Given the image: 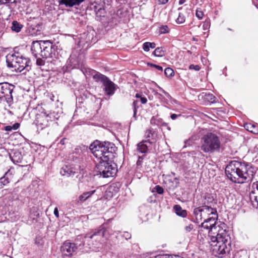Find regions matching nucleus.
I'll return each instance as SVG.
<instances>
[{
	"label": "nucleus",
	"instance_id": "obj_1",
	"mask_svg": "<svg viewBox=\"0 0 258 258\" xmlns=\"http://www.w3.org/2000/svg\"><path fill=\"white\" fill-rule=\"evenodd\" d=\"M90 149L94 156L101 160L96 166L98 175L107 178L116 174V165L111 162L116 149L113 144L108 142L101 143L96 140L90 145Z\"/></svg>",
	"mask_w": 258,
	"mask_h": 258
},
{
	"label": "nucleus",
	"instance_id": "obj_2",
	"mask_svg": "<svg viewBox=\"0 0 258 258\" xmlns=\"http://www.w3.org/2000/svg\"><path fill=\"white\" fill-rule=\"evenodd\" d=\"M31 50L35 58H52L55 55L54 46L50 41H34Z\"/></svg>",
	"mask_w": 258,
	"mask_h": 258
},
{
	"label": "nucleus",
	"instance_id": "obj_3",
	"mask_svg": "<svg viewBox=\"0 0 258 258\" xmlns=\"http://www.w3.org/2000/svg\"><path fill=\"white\" fill-rule=\"evenodd\" d=\"M6 61L9 68H14L19 72L25 71L24 73L31 69L29 59L24 57L19 53L8 54L6 56Z\"/></svg>",
	"mask_w": 258,
	"mask_h": 258
},
{
	"label": "nucleus",
	"instance_id": "obj_4",
	"mask_svg": "<svg viewBox=\"0 0 258 258\" xmlns=\"http://www.w3.org/2000/svg\"><path fill=\"white\" fill-rule=\"evenodd\" d=\"M201 149L206 153H212L219 150L220 141L218 137L212 133L205 135L201 140Z\"/></svg>",
	"mask_w": 258,
	"mask_h": 258
},
{
	"label": "nucleus",
	"instance_id": "obj_5",
	"mask_svg": "<svg viewBox=\"0 0 258 258\" xmlns=\"http://www.w3.org/2000/svg\"><path fill=\"white\" fill-rule=\"evenodd\" d=\"M194 214L198 223L210 218V217L218 218L216 210L209 206H202L195 208Z\"/></svg>",
	"mask_w": 258,
	"mask_h": 258
},
{
	"label": "nucleus",
	"instance_id": "obj_6",
	"mask_svg": "<svg viewBox=\"0 0 258 258\" xmlns=\"http://www.w3.org/2000/svg\"><path fill=\"white\" fill-rule=\"evenodd\" d=\"M15 86L8 82L0 83V99L6 101L9 106L13 103V96Z\"/></svg>",
	"mask_w": 258,
	"mask_h": 258
},
{
	"label": "nucleus",
	"instance_id": "obj_7",
	"mask_svg": "<svg viewBox=\"0 0 258 258\" xmlns=\"http://www.w3.org/2000/svg\"><path fill=\"white\" fill-rule=\"evenodd\" d=\"M213 242H217L216 250L219 257H222L225 253L226 249V229H219L216 237L213 236L211 238Z\"/></svg>",
	"mask_w": 258,
	"mask_h": 258
},
{
	"label": "nucleus",
	"instance_id": "obj_8",
	"mask_svg": "<svg viewBox=\"0 0 258 258\" xmlns=\"http://www.w3.org/2000/svg\"><path fill=\"white\" fill-rule=\"evenodd\" d=\"M227 162H228L227 165V177L234 182L237 177H239L238 172L244 169L245 165L235 160L227 161Z\"/></svg>",
	"mask_w": 258,
	"mask_h": 258
},
{
	"label": "nucleus",
	"instance_id": "obj_9",
	"mask_svg": "<svg viewBox=\"0 0 258 258\" xmlns=\"http://www.w3.org/2000/svg\"><path fill=\"white\" fill-rule=\"evenodd\" d=\"M55 118L54 113L37 114L36 116L35 124L38 130H42L48 127L51 122L55 121Z\"/></svg>",
	"mask_w": 258,
	"mask_h": 258
},
{
	"label": "nucleus",
	"instance_id": "obj_10",
	"mask_svg": "<svg viewBox=\"0 0 258 258\" xmlns=\"http://www.w3.org/2000/svg\"><path fill=\"white\" fill-rule=\"evenodd\" d=\"M241 170L238 172L239 177H237L234 182L242 183L245 182L251 181L255 174L254 169L252 167L247 165L245 166L244 169Z\"/></svg>",
	"mask_w": 258,
	"mask_h": 258
},
{
	"label": "nucleus",
	"instance_id": "obj_11",
	"mask_svg": "<svg viewBox=\"0 0 258 258\" xmlns=\"http://www.w3.org/2000/svg\"><path fill=\"white\" fill-rule=\"evenodd\" d=\"M77 249V244L68 241H65L61 246L60 250L63 255L71 256Z\"/></svg>",
	"mask_w": 258,
	"mask_h": 258
},
{
	"label": "nucleus",
	"instance_id": "obj_12",
	"mask_svg": "<svg viewBox=\"0 0 258 258\" xmlns=\"http://www.w3.org/2000/svg\"><path fill=\"white\" fill-rule=\"evenodd\" d=\"M164 182L166 186L171 189L177 187L179 183V179L175 176V173L173 172H171L165 177Z\"/></svg>",
	"mask_w": 258,
	"mask_h": 258
},
{
	"label": "nucleus",
	"instance_id": "obj_13",
	"mask_svg": "<svg viewBox=\"0 0 258 258\" xmlns=\"http://www.w3.org/2000/svg\"><path fill=\"white\" fill-rule=\"evenodd\" d=\"M218 218L210 217V218L206 219L203 220L204 221L201 223V227L204 229L208 230L209 233L212 232L213 229H216V220Z\"/></svg>",
	"mask_w": 258,
	"mask_h": 258
},
{
	"label": "nucleus",
	"instance_id": "obj_14",
	"mask_svg": "<svg viewBox=\"0 0 258 258\" xmlns=\"http://www.w3.org/2000/svg\"><path fill=\"white\" fill-rule=\"evenodd\" d=\"M197 203L199 205L210 204L215 203V199L212 195H198L197 196Z\"/></svg>",
	"mask_w": 258,
	"mask_h": 258
},
{
	"label": "nucleus",
	"instance_id": "obj_15",
	"mask_svg": "<svg viewBox=\"0 0 258 258\" xmlns=\"http://www.w3.org/2000/svg\"><path fill=\"white\" fill-rule=\"evenodd\" d=\"M79 169V168H76L71 165H65L60 169V173L63 176L70 177L77 173Z\"/></svg>",
	"mask_w": 258,
	"mask_h": 258
},
{
	"label": "nucleus",
	"instance_id": "obj_16",
	"mask_svg": "<svg viewBox=\"0 0 258 258\" xmlns=\"http://www.w3.org/2000/svg\"><path fill=\"white\" fill-rule=\"evenodd\" d=\"M103 85L104 87V90L107 95L111 96L114 94L116 86L113 82L108 79Z\"/></svg>",
	"mask_w": 258,
	"mask_h": 258
},
{
	"label": "nucleus",
	"instance_id": "obj_17",
	"mask_svg": "<svg viewBox=\"0 0 258 258\" xmlns=\"http://www.w3.org/2000/svg\"><path fill=\"white\" fill-rule=\"evenodd\" d=\"M104 237L106 238H108L106 234V230L103 227L94 232L92 234H87L85 236V238L88 237L91 239L95 238L96 240Z\"/></svg>",
	"mask_w": 258,
	"mask_h": 258
},
{
	"label": "nucleus",
	"instance_id": "obj_18",
	"mask_svg": "<svg viewBox=\"0 0 258 258\" xmlns=\"http://www.w3.org/2000/svg\"><path fill=\"white\" fill-rule=\"evenodd\" d=\"M152 142L149 139L143 141L137 145V150L141 153H146L151 148Z\"/></svg>",
	"mask_w": 258,
	"mask_h": 258
},
{
	"label": "nucleus",
	"instance_id": "obj_19",
	"mask_svg": "<svg viewBox=\"0 0 258 258\" xmlns=\"http://www.w3.org/2000/svg\"><path fill=\"white\" fill-rule=\"evenodd\" d=\"M85 0H59L58 3L59 6L64 5L67 8H72L76 6H79Z\"/></svg>",
	"mask_w": 258,
	"mask_h": 258
},
{
	"label": "nucleus",
	"instance_id": "obj_20",
	"mask_svg": "<svg viewBox=\"0 0 258 258\" xmlns=\"http://www.w3.org/2000/svg\"><path fill=\"white\" fill-rule=\"evenodd\" d=\"M93 78L96 82H100L102 83V84L108 79L106 76L98 72H96L94 75H93Z\"/></svg>",
	"mask_w": 258,
	"mask_h": 258
},
{
	"label": "nucleus",
	"instance_id": "obj_21",
	"mask_svg": "<svg viewBox=\"0 0 258 258\" xmlns=\"http://www.w3.org/2000/svg\"><path fill=\"white\" fill-rule=\"evenodd\" d=\"M10 157L14 163H21L23 157L21 153L19 151H15Z\"/></svg>",
	"mask_w": 258,
	"mask_h": 258
},
{
	"label": "nucleus",
	"instance_id": "obj_22",
	"mask_svg": "<svg viewBox=\"0 0 258 258\" xmlns=\"http://www.w3.org/2000/svg\"><path fill=\"white\" fill-rule=\"evenodd\" d=\"M173 209L175 211V213L179 216L182 217H185L187 215V212L186 210H182L181 207L178 205H176L173 207Z\"/></svg>",
	"mask_w": 258,
	"mask_h": 258
},
{
	"label": "nucleus",
	"instance_id": "obj_23",
	"mask_svg": "<svg viewBox=\"0 0 258 258\" xmlns=\"http://www.w3.org/2000/svg\"><path fill=\"white\" fill-rule=\"evenodd\" d=\"M23 25L17 21H13L12 23L11 29L13 31L18 33L21 31Z\"/></svg>",
	"mask_w": 258,
	"mask_h": 258
},
{
	"label": "nucleus",
	"instance_id": "obj_24",
	"mask_svg": "<svg viewBox=\"0 0 258 258\" xmlns=\"http://www.w3.org/2000/svg\"><path fill=\"white\" fill-rule=\"evenodd\" d=\"M96 17V19L98 21L101 20V18L104 17L105 14V11L104 8H100L97 10V7L95 6Z\"/></svg>",
	"mask_w": 258,
	"mask_h": 258
},
{
	"label": "nucleus",
	"instance_id": "obj_25",
	"mask_svg": "<svg viewBox=\"0 0 258 258\" xmlns=\"http://www.w3.org/2000/svg\"><path fill=\"white\" fill-rule=\"evenodd\" d=\"M30 187L32 190H34V192H41V188H42V185L41 184H39L37 181H33Z\"/></svg>",
	"mask_w": 258,
	"mask_h": 258
},
{
	"label": "nucleus",
	"instance_id": "obj_26",
	"mask_svg": "<svg viewBox=\"0 0 258 258\" xmlns=\"http://www.w3.org/2000/svg\"><path fill=\"white\" fill-rule=\"evenodd\" d=\"M165 52L162 47H157L153 51V54L157 57H162L165 55Z\"/></svg>",
	"mask_w": 258,
	"mask_h": 258
},
{
	"label": "nucleus",
	"instance_id": "obj_27",
	"mask_svg": "<svg viewBox=\"0 0 258 258\" xmlns=\"http://www.w3.org/2000/svg\"><path fill=\"white\" fill-rule=\"evenodd\" d=\"M156 45L154 42H146L143 44V49L145 51H149L150 50V48H155Z\"/></svg>",
	"mask_w": 258,
	"mask_h": 258
},
{
	"label": "nucleus",
	"instance_id": "obj_28",
	"mask_svg": "<svg viewBox=\"0 0 258 258\" xmlns=\"http://www.w3.org/2000/svg\"><path fill=\"white\" fill-rule=\"evenodd\" d=\"M20 123H15L12 126L7 125L4 127V130L7 132H11L12 130H16L20 127Z\"/></svg>",
	"mask_w": 258,
	"mask_h": 258
},
{
	"label": "nucleus",
	"instance_id": "obj_29",
	"mask_svg": "<svg viewBox=\"0 0 258 258\" xmlns=\"http://www.w3.org/2000/svg\"><path fill=\"white\" fill-rule=\"evenodd\" d=\"M119 183H113L110 185L108 188V192L110 194H113V192H117L118 191L119 188L117 187Z\"/></svg>",
	"mask_w": 258,
	"mask_h": 258
},
{
	"label": "nucleus",
	"instance_id": "obj_30",
	"mask_svg": "<svg viewBox=\"0 0 258 258\" xmlns=\"http://www.w3.org/2000/svg\"><path fill=\"white\" fill-rule=\"evenodd\" d=\"M6 175H7V173H6L5 176L0 178V190L4 185L9 182L8 178L6 177Z\"/></svg>",
	"mask_w": 258,
	"mask_h": 258
},
{
	"label": "nucleus",
	"instance_id": "obj_31",
	"mask_svg": "<svg viewBox=\"0 0 258 258\" xmlns=\"http://www.w3.org/2000/svg\"><path fill=\"white\" fill-rule=\"evenodd\" d=\"M185 21V15L181 12L178 13V17L176 20V22L178 24H182L184 23Z\"/></svg>",
	"mask_w": 258,
	"mask_h": 258
},
{
	"label": "nucleus",
	"instance_id": "obj_32",
	"mask_svg": "<svg viewBox=\"0 0 258 258\" xmlns=\"http://www.w3.org/2000/svg\"><path fill=\"white\" fill-rule=\"evenodd\" d=\"M163 188L159 185H155L154 187L151 189L152 192H156L157 194H163Z\"/></svg>",
	"mask_w": 258,
	"mask_h": 258
},
{
	"label": "nucleus",
	"instance_id": "obj_33",
	"mask_svg": "<svg viewBox=\"0 0 258 258\" xmlns=\"http://www.w3.org/2000/svg\"><path fill=\"white\" fill-rule=\"evenodd\" d=\"M151 124L159 125L161 123V120L157 116H153L150 120Z\"/></svg>",
	"mask_w": 258,
	"mask_h": 258
},
{
	"label": "nucleus",
	"instance_id": "obj_34",
	"mask_svg": "<svg viewBox=\"0 0 258 258\" xmlns=\"http://www.w3.org/2000/svg\"><path fill=\"white\" fill-rule=\"evenodd\" d=\"M169 29L167 25H163L159 28V32L160 34H165L168 33Z\"/></svg>",
	"mask_w": 258,
	"mask_h": 258
},
{
	"label": "nucleus",
	"instance_id": "obj_35",
	"mask_svg": "<svg viewBox=\"0 0 258 258\" xmlns=\"http://www.w3.org/2000/svg\"><path fill=\"white\" fill-rule=\"evenodd\" d=\"M205 99H206L207 101L211 103H213L214 102H215V96H213V94L210 93L206 94L205 95Z\"/></svg>",
	"mask_w": 258,
	"mask_h": 258
},
{
	"label": "nucleus",
	"instance_id": "obj_36",
	"mask_svg": "<svg viewBox=\"0 0 258 258\" xmlns=\"http://www.w3.org/2000/svg\"><path fill=\"white\" fill-rule=\"evenodd\" d=\"M249 198L250 199L253 206H258V195L252 197L251 195H249Z\"/></svg>",
	"mask_w": 258,
	"mask_h": 258
},
{
	"label": "nucleus",
	"instance_id": "obj_37",
	"mask_svg": "<svg viewBox=\"0 0 258 258\" xmlns=\"http://www.w3.org/2000/svg\"><path fill=\"white\" fill-rule=\"evenodd\" d=\"M164 74L167 77H171L174 75V71L170 68H167L164 70Z\"/></svg>",
	"mask_w": 258,
	"mask_h": 258
},
{
	"label": "nucleus",
	"instance_id": "obj_38",
	"mask_svg": "<svg viewBox=\"0 0 258 258\" xmlns=\"http://www.w3.org/2000/svg\"><path fill=\"white\" fill-rule=\"evenodd\" d=\"M154 135V133L152 130H148L146 132L145 137L146 138H148L149 140L150 139H153Z\"/></svg>",
	"mask_w": 258,
	"mask_h": 258
},
{
	"label": "nucleus",
	"instance_id": "obj_39",
	"mask_svg": "<svg viewBox=\"0 0 258 258\" xmlns=\"http://www.w3.org/2000/svg\"><path fill=\"white\" fill-rule=\"evenodd\" d=\"M138 103L139 102L138 100L134 101L133 103V106L134 107V117H136V114L137 112V109L138 108Z\"/></svg>",
	"mask_w": 258,
	"mask_h": 258
},
{
	"label": "nucleus",
	"instance_id": "obj_40",
	"mask_svg": "<svg viewBox=\"0 0 258 258\" xmlns=\"http://www.w3.org/2000/svg\"><path fill=\"white\" fill-rule=\"evenodd\" d=\"M210 27V20L209 19H206L203 25V28L204 30H208Z\"/></svg>",
	"mask_w": 258,
	"mask_h": 258
},
{
	"label": "nucleus",
	"instance_id": "obj_41",
	"mask_svg": "<svg viewBox=\"0 0 258 258\" xmlns=\"http://www.w3.org/2000/svg\"><path fill=\"white\" fill-rule=\"evenodd\" d=\"M196 16L199 19H202L204 16V13L200 9H198L196 10Z\"/></svg>",
	"mask_w": 258,
	"mask_h": 258
},
{
	"label": "nucleus",
	"instance_id": "obj_42",
	"mask_svg": "<svg viewBox=\"0 0 258 258\" xmlns=\"http://www.w3.org/2000/svg\"><path fill=\"white\" fill-rule=\"evenodd\" d=\"M244 127L248 131L253 133L254 131L253 129L255 127L254 125H252L250 124H244Z\"/></svg>",
	"mask_w": 258,
	"mask_h": 258
},
{
	"label": "nucleus",
	"instance_id": "obj_43",
	"mask_svg": "<svg viewBox=\"0 0 258 258\" xmlns=\"http://www.w3.org/2000/svg\"><path fill=\"white\" fill-rule=\"evenodd\" d=\"M252 190L251 192L254 193L256 191L258 192V181L254 182L252 185Z\"/></svg>",
	"mask_w": 258,
	"mask_h": 258
},
{
	"label": "nucleus",
	"instance_id": "obj_44",
	"mask_svg": "<svg viewBox=\"0 0 258 258\" xmlns=\"http://www.w3.org/2000/svg\"><path fill=\"white\" fill-rule=\"evenodd\" d=\"M189 70H194L196 71H199L201 67L199 65L190 64L188 67Z\"/></svg>",
	"mask_w": 258,
	"mask_h": 258
},
{
	"label": "nucleus",
	"instance_id": "obj_45",
	"mask_svg": "<svg viewBox=\"0 0 258 258\" xmlns=\"http://www.w3.org/2000/svg\"><path fill=\"white\" fill-rule=\"evenodd\" d=\"M37 58L36 60V64L37 66H42L44 65L45 62L43 60H42V59H41L40 58H39L38 57Z\"/></svg>",
	"mask_w": 258,
	"mask_h": 258
},
{
	"label": "nucleus",
	"instance_id": "obj_46",
	"mask_svg": "<svg viewBox=\"0 0 258 258\" xmlns=\"http://www.w3.org/2000/svg\"><path fill=\"white\" fill-rule=\"evenodd\" d=\"M157 195H152L148 199V201L149 203L155 202L156 201L157 199Z\"/></svg>",
	"mask_w": 258,
	"mask_h": 258
},
{
	"label": "nucleus",
	"instance_id": "obj_47",
	"mask_svg": "<svg viewBox=\"0 0 258 258\" xmlns=\"http://www.w3.org/2000/svg\"><path fill=\"white\" fill-rule=\"evenodd\" d=\"M193 228L194 225L190 224L185 227V230L186 231V232H189L192 230Z\"/></svg>",
	"mask_w": 258,
	"mask_h": 258
},
{
	"label": "nucleus",
	"instance_id": "obj_48",
	"mask_svg": "<svg viewBox=\"0 0 258 258\" xmlns=\"http://www.w3.org/2000/svg\"><path fill=\"white\" fill-rule=\"evenodd\" d=\"M122 236L127 240L131 238V234L128 232H124L122 235Z\"/></svg>",
	"mask_w": 258,
	"mask_h": 258
},
{
	"label": "nucleus",
	"instance_id": "obj_49",
	"mask_svg": "<svg viewBox=\"0 0 258 258\" xmlns=\"http://www.w3.org/2000/svg\"><path fill=\"white\" fill-rule=\"evenodd\" d=\"M150 66L155 68L156 69H157L158 70H159L160 71L162 72L163 70L162 67L160 66H158V65H156L155 64H151Z\"/></svg>",
	"mask_w": 258,
	"mask_h": 258
},
{
	"label": "nucleus",
	"instance_id": "obj_50",
	"mask_svg": "<svg viewBox=\"0 0 258 258\" xmlns=\"http://www.w3.org/2000/svg\"><path fill=\"white\" fill-rule=\"evenodd\" d=\"M89 196H87V197H85L83 195H81V196H80L79 197V201L80 202H83L84 201H85L86 200H87L88 198H89Z\"/></svg>",
	"mask_w": 258,
	"mask_h": 258
},
{
	"label": "nucleus",
	"instance_id": "obj_51",
	"mask_svg": "<svg viewBox=\"0 0 258 258\" xmlns=\"http://www.w3.org/2000/svg\"><path fill=\"white\" fill-rule=\"evenodd\" d=\"M10 4L16 5L21 3V0H10Z\"/></svg>",
	"mask_w": 258,
	"mask_h": 258
},
{
	"label": "nucleus",
	"instance_id": "obj_52",
	"mask_svg": "<svg viewBox=\"0 0 258 258\" xmlns=\"http://www.w3.org/2000/svg\"><path fill=\"white\" fill-rule=\"evenodd\" d=\"M142 161H143V157H139V159L137 162V165L138 166H140L142 165Z\"/></svg>",
	"mask_w": 258,
	"mask_h": 258
},
{
	"label": "nucleus",
	"instance_id": "obj_53",
	"mask_svg": "<svg viewBox=\"0 0 258 258\" xmlns=\"http://www.w3.org/2000/svg\"><path fill=\"white\" fill-rule=\"evenodd\" d=\"M181 116V114L177 115L176 114H172L170 116V117L172 119L174 120L177 117V116Z\"/></svg>",
	"mask_w": 258,
	"mask_h": 258
},
{
	"label": "nucleus",
	"instance_id": "obj_54",
	"mask_svg": "<svg viewBox=\"0 0 258 258\" xmlns=\"http://www.w3.org/2000/svg\"><path fill=\"white\" fill-rule=\"evenodd\" d=\"M54 214L56 217H59L58 210L57 208H55L54 210Z\"/></svg>",
	"mask_w": 258,
	"mask_h": 258
},
{
	"label": "nucleus",
	"instance_id": "obj_55",
	"mask_svg": "<svg viewBox=\"0 0 258 258\" xmlns=\"http://www.w3.org/2000/svg\"><path fill=\"white\" fill-rule=\"evenodd\" d=\"M140 99L142 104H145L147 101V99L146 97H141Z\"/></svg>",
	"mask_w": 258,
	"mask_h": 258
},
{
	"label": "nucleus",
	"instance_id": "obj_56",
	"mask_svg": "<svg viewBox=\"0 0 258 258\" xmlns=\"http://www.w3.org/2000/svg\"><path fill=\"white\" fill-rule=\"evenodd\" d=\"M168 0H158L159 4L164 5L165 4Z\"/></svg>",
	"mask_w": 258,
	"mask_h": 258
},
{
	"label": "nucleus",
	"instance_id": "obj_57",
	"mask_svg": "<svg viewBox=\"0 0 258 258\" xmlns=\"http://www.w3.org/2000/svg\"><path fill=\"white\" fill-rule=\"evenodd\" d=\"M10 0H0V3L2 4H6L8 3H10Z\"/></svg>",
	"mask_w": 258,
	"mask_h": 258
},
{
	"label": "nucleus",
	"instance_id": "obj_58",
	"mask_svg": "<svg viewBox=\"0 0 258 258\" xmlns=\"http://www.w3.org/2000/svg\"><path fill=\"white\" fill-rule=\"evenodd\" d=\"M95 191H96V190L88 191H87L86 192H84V194H94L95 192Z\"/></svg>",
	"mask_w": 258,
	"mask_h": 258
},
{
	"label": "nucleus",
	"instance_id": "obj_59",
	"mask_svg": "<svg viewBox=\"0 0 258 258\" xmlns=\"http://www.w3.org/2000/svg\"><path fill=\"white\" fill-rule=\"evenodd\" d=\"M65 140H66L65 138L61 139L60 141V144L61 145H64L65 144Z\"/></svg>",
	"mask_w": 258,
	"mask_h": 258
},
{
	"label": "nucleus",
	"instance_id": "obj_60",
	"mask_svg": "<svg viewBox=\"0 0 258 258\" xmlns=\"http://www.w3.org/2000/svg\"><path fill=\"white\" fill-rule=\"evenodd\" d=\"M186 0H179V4L182 5L185 3Z\"/></svg>",
	"mask_w": 258,
	"mask_h": 258
},
{
	"label": "nucleus",
	"instance_id": "obj_61",
	"mask_svg": "<svg viewBox=\"0 0 258 258\" xmlns=\"http://www.w3.org/2000/svg\"><path fill=\"white\" fill-rule=\"evenodd\" d=\"M136 97L137 98H140L141 99V97H141V95L140 94L137 93L136 94Z\"/></svg>",
	"mask_w": 258,
	"mask_h": 258
},
{
	"label": "nucleus",
	"instance_id": "obj_62",
	"mask_svg": "<svg viewBox=\"0 0 258 258\" xmlns=\"http://www.w3.org/2000/svg\"><path fill=\"white\" fill-rule=\"evenodd\" d=\"M175 258H183V257H182L181 256H177Z\"/></svg>",
	"mask_w": 258,
	"mask_h": 258
},
{
	"label": "nucleus",
	"instance_id": "obj_63",
	"mask_svg": "<svg viewBox=\"0 0 258 258\" xmlns=\"http://www.w3.org/2000/svg\"><path fill=\"white\" fill-rule=\"evenodd\" d=\"M156 258H163V257H161V256H159V257H156Z\"/></svg>",
	"mask_w": 258,
	"mask_h": 258
},
{
	"label": "nucleus",
	"instance_id": "obj_64",
	"mask_svg": "<svg viewBox=\"0 0 258 258\" xmlns=\"http://www.w3.org/2000/svg\"><path fill=\"white\" fill-rule=\"evenodd\" d=\"M224 172H225V173H226V168H225V169H224Z\"/></svg>",
	"mask_w": 258,
	"mask_h": 258
}]
</instances>
